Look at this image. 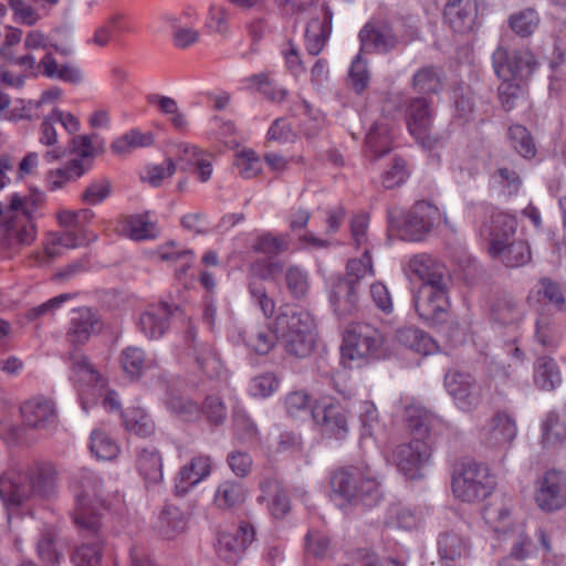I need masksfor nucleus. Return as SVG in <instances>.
Returning <instances> with one entry per match:
<instances>
[{
    "label": "nucleus",
    "instance_id": "dca6fc26",
    "mask_svg": "<svg viewBox=\"0 0 566 566\" xmlns=\"http://www.w3.org/2000/svg\"><path fill=\"white\" fill-rule=\"evenodd\" d=\"M444 386L462 411H472L482 401L483 388L469 374L448 370L444 375Z\"/></svg>",
    "mask_w": 566,
    "mask_h": 566
},
{
    "label": "nucleus",
    "instance_id": "20e7f679",
    "mask_svg": "<svg viewBox=\"0 0 566 566\" xmlns=\"http://www.w3.org/2000/svg\"><path fill=\"white\" fill-rule=\"evenodd\" d=\"M36 200L32 196L11 193L0 219V244L11 251L31 245L38 234L35 217Z\"/></svg>",
    "mask_w": 566,
    "mask_h": 566
},
{
    "label": "nucleus",
    "instance_id": "a878e982",
    "mask_svg": "<svg viewBox=\"0 0 566 566\" xmlns=\"http://www.w3.org/2000/svg\"><path fill=\"white\" fill-rule=\"evenodd\" d=\"M176 310L177 306L165 302L148 306L139 317V331L149 339L160 338L169 328V318Z\"/></svg>",
    "mask_w": 566,
    "mask_h": 566
},
{
    "label": "nucleus",
    "instance_id": "c03bdc74",
    "mask_svg": "<svg viewBox=\"0 0 566 566\" xmlns=\"http://www.w3.org/2000/svg\"><path fill=\"white\" fill-rule=\"evenodd\" d=\"M153 143L154 138L151 133H142L138 129H130L115 139L111 145V149L114 154L123 156L134 149L150 146Z\"/></svg>",
    "mask_w": 566,
    "mask_h": 566
},
{
    "label": "nucleus",
    "instance_id": "9b49d317",
    "mask_svg": "<svg viewBox=\"0 0 566 566\" xmlns=\"http://www.w3.org/2000/svg\"><path fill=\"white\" fill-rule=\"evenodd\" d=\"M518 428L515 418L506 411H496L480 429L481 444L496 453L506 454L512 448Z\"/></svg>",
    "mask_w": 566,
    "mask_h": 566
},
{
    "label": "nucleus",
    "instance_id": "3c124183",
    "mask_svg": "<svg viewBox=\"0 0 566 566\" xmlns=\"http://www.w3.org/2000/svg\"><path fill=\"white\" fill-rule=\"evenodd\" d=\"M285 284L292 297H305L310 291L308 272L298 265L289 266L285 271Z\"/></svg>",
    "mask_w": 566,
    "mask_h": 566
},
{
    "label": "nucleus",
    "instance_id": "13d9d810",
    "mask_svg": "<svg viewBox=\"0 0 566 566\" xmlns=\"http://www.w3.org/2000/svg\"><path fill=\"white\" fill-rule=\"evenodd\" d=\"M363 437L369 436L378 444L387 442L386 429L379 424L375 406L369 402L364 403V413L361 415Z\"/></svg>",
    "mask_w": 566,
    "mask_h": 566
},
{
    "label": "nucleus",
    "instance_id": "a19ab883",
    "mask_svg": "<svg viewBox=\"0 0 566 566\" xmlns=\"http://www.w3.org/2000/svg\"><path fill=\"white\" fill-rule=\"evenodd\" d=\"M187 521L181 510L174 505H166L161 511L157 528L161 535L172 538L186 530Z\"/></svg>",
    "mask_w": 566,
    "mask_h": 566
},
{
    "label": "nucleus",
    "instance_id": "774afa93",
    "mask_svg": "<svg viewBox=\"0 0 566 566\" xmlns=\"http://www.w3.org/2000/svg\"><path fill=\"white\" fill-rule=\"evenodd\" d=\"M249 292L253 303L261 310L265 317H271L275 311V302L271 298L262 282L253 280L249 283Z\"/></svg>",
    "mask_w": 566,
    "mask_h": 566
},
{
    "label": "nucleus",
    "instance_id": "2f4dec72",
    "mask_svg": "<svg viewBox=\"0 0 566 566\" xmlns=\"http://www.w3.org/2000/svg\"><path fill=\"white\" fill-rule=\"evenodd\" d=\"M566 442V419L548 411L541 422V443L544 449H557Z\"/></svg>",
    "mask_w": 566,
    "mask_h": 566
},
{
    "label": "nucleus",
    "instance_id": "bf43d9fd",
    "mask_svg": "<svg viewBox=\"0 0 566 566\" xmlns=\"http://www.w3.org/2000/svg\"><path fill=\"white\" fill-rule=\"evenodd\" d=\"M253 249L264 254L277 255L290 249V237L289 234L275 235L271 232H266L258 237Z\"/></svg>",
    "mask_w": 566,
    "mask_h": 566
},
{
    "label": "nucleus",
    "instance_id": "58836bf2",
    "mask_svg": "<svg viewBox=\"0 0 566 566\" xmlns=\"http://www.w3.org/2000/svg\"><path fill=\"white\" fill-rule=\"evenodd\" d=\"M122 232L127 238L142 241L156 237L155 223L148 212L127 216L122 221Z\"/></svg>",
    "mask_w": 566,
    "mask_h": 566
},
{
    "label": "nucleus",
    "instance_id": "69168bd1",
    "mask_svg": "<svg viewBox=\"0 0 566 566\" xmlns=\"http://www.w3.org/2000/svg\"><path fill=\"white\" fill-rule=\"evenodd\" d=\"M167 21L170 23L171 28L174 29L172 42L176 48L187 49L199 41L200 33L198 30L192 29V28L180 27L178 24V19L175 17H168Z\"/></svg>",
    "mask_w": 566,
    "mask_h": 566
},
{
    "label": "nucleus",
    "instance_id": "338daca9",
    "mask_svg": "<svg viewBox=\"0 0 566 566\" xmlns=\"http://www.w3.org/2000/svg\"><path fill=\"white\" fill-rule=\"evenodd\" d=\"M349 83L356 93H361L369 83V72L366 62L358 53L352 61L348 72Z\"/></svg>",
    "mask_w": 566,
    "mask_h": 566
},
{
    "label": "nucleus",
    "instance_id": "680f3d73",
    "mask_svg": "<svg viewBox=\"0 0 566 566\" xmlns=\"http://www.w3.org/2000/svg\"><path fill=\"white\" fill-rule=\"evenodd\" d=\"M166 407L185 421H193L201 413V409L195 401L176 394L167 398Z\"/></svg>",
    "mask_w": 566,
    "mask_h": 566
},
{
    "label": "nucleus",
    "instance_id": "cd10ccee",
    "mask_svg": "<svg viewBox=\"0 0 566 566\" xmlns=\"http://www.w3.org/2000/svg\"><path fill=\"white\" fill-rule=\"evenodd\" d=\"M333 12L329 8H324L323 19H311L305 31V48L308 54L318 55L332 32Z\"/></svg>",
    "mask_w": 566,
    "mask_h": 566
},
{
    "label": "nucleus",
    "instance_id": "c756f323",
    "mask_svg": "<svg viewBox=\"0 0 566 566\" xmlns=\"http://www.w3.org/2000/svg\"><path fill=\"white\" fill-rule=\"evenodd\" d=\"M562 371L551 356H538L533 364V384L541 391H554L562 385Z\"/></svg>",
    "mask_w": 566,
    "mask_h": 566
},
{
    "label": "nucleus",
    "instance_id": "a18cd8bd",
    "mask_svg": "<svg viewBox=\"0 0 566 566\" xmlns=\"http://www.w3.org/2000/svg\"><path fill=\"white\" fill-rule=\"evenodd\" d=\"M539 15L536 10L526 8L514 12L509 17L510 29L521 38L532 35L539 24Z\"/></svg>",
    "mask_w": 566,
    "mask_h": 566
},
{
    "label": "nucleus",
    "instance_id": "b1692460",
    "mask_svg": "<svg viewBox=\"0 0 566 566\" xmlns=\"http://www.w3.org/2000/svg\"><path fill=\"white\" fill-rule=\"evenodd\" d=\"M187 342L191 349V356L193 357L198 368L208 378L221 377L226 369L220 358L219 353L213 348L211 344L199 342L197 335L192 328L187 332Z\"/></svg>",
    "mask_w": 566,
    "mask_h": 566
},
{
    "label": "nucleus",
    "instance_id": "412c9836",
    "mask_svg": "<svg viewBox=\"0 0 566 566\" xmlns=\"http://www.w3.org/2000/svg\"><path fill=\"white\" fill-rule=\"evenodd\" d=\"M313 419L322 433L331 439L345 440L349 433L347 412L339 403H325L313 410Z\"/></svg>",
    "mask_w": 566,
    "mask_h": 566
},
{
    "label": "nucleus",
    "instance_id": "8fccbe9b",
    "mask_svg": "<svg viewBox=\"0 0 566 566\" xmlns=\"http://www.w3.org/2000/svg\"><path fill=\"white\" fill-rule=\"evenodd\" d=\"M366 274L374 275L371 255L368 249H365L360 258L349 259L346 264L345 274H340L345 281H350L354 285L359 286L360 281Z\"/></svg>",
    "mask_w": 566,
    "mask_h": 566
},
{
    "label": "nucleus",
    "instance_id": "7ed1b4c3",
    "mask_svg": "<svg viewBox=\"0 0 566 566\" xmlns=\"http://www.w3.org/2000/svg\"><path fill=\"white\" fill-rule=\"evenodd\" d=\"M270 328L289 356L302 359L314 350L316 328L308 312L290 305L281 306Z\"/></svg>",
    "mask_w": 566,
    "mask_h": 566
},
{
    "label": "nucleus",
    "instance_id": "423d86ee",
    "mask_svg": "<svg viewBox=\"0 0 566 566\" xmlns=\"http://www.w3.org/2000/svg\"><path fill=\"white\" fill-rule=\"evenodd\" d=\"M329 497L340 507L363 502L373 505L380 499L379 483L368 469L343 467L328 478Z\"/></svg>",
    "mask_w": 566,
    "mask_h": 566
},
{
    "label": "nucleus",
    "instance_id": "c85d7f7f",
    "mask_svg": "<svg viewBox=\"0 0 566 566\" xmlns=\"http://www.w3.org/2000/svg\"><path fill=\"white\" fill-rule=\"evenodd\" d=\"M396 344L422 356L433 355L439 350L437 342L429 334L415 327L397 329Z\"/></svg>",
    "mask_w": 566,
    "mask_h": 566
},
{
    "label": "nucleus",
    "instance_id": "2eb2a0df",
    "mask_svg": "<svg viewBox=\"0 0 566 566\" xmlns=\"http://www.w3.org/2000/svg\"><path fill=\"white\" fill-rule=\"evenodd\" d=\"M534 502L544 512H555L566 505V474L548 470L534 484Z\"/></svg>",
    "mask_w": 566,
    "mask_h": 566
},
{
    "label": "nucleus",
    "instance_id": "0eeeda50",
    "mask_svg": "<svg viewBox=\"0 0 566 566\" xmlns=\"http://www.w3.org/2000/svg\"><path fill=\"white\" fill-rule=\"evenodd\" d=\"M495 488L496 478L489 467L473 460L462 462L452 476L453 493L463 502L481 501L491 495Z\"/></svg>",
    "mask_w": 566,
    "mask_h": 566
},
{
    "label": "nucleus",
    "instance_id": "9d476101",
    "mask_svg": "<svg viewBox=\"0 0 566 566\" xmlns=\"http://www.w3.org/2000/svg\"><path fill=\"white\" fill-rule=\"evenodd\" d=\"M384 340L382 333L368 324L352 326L344 334L342 359L344 363H353L375 356Z\"/></svg>",
    "mask_w": 566,
    "mask_h": 566
},
{
    "label": "nucleus",
    "instance_id": "aec40b11",
    "mask_svg": "<svg viewBox=\"0 0 566 566\" xmlns=\"http://www.w3.org/2000/svg\"><path fill=\"white\" fill-rule=\"evenodd\" d=\"M212 459L207 454H198L178 470L174 481V492L177 496H185L200 482L210 476Z\"/></svg>",
    "mask_w": 566,
    "mask_h": 566
},
{
    "label": "nucleus",
    "instance_id": "39448f33",
    "mask_svg": "<svg viewBox=\"0 0 566 566\" xmlns=\"http://www.w3.org/2000/svg\"><path fill=\"white\" fill-rule=\"evenodd\" d=\"M405 413L408 427L416 437L409 443L397 447L394 460L398 471L407 479H421L422 469L431 458V449L423 440L429 432L430 417L424 409L416 406L407 407Z\"/></svg>",
    "mask_w": 566,
    "mask_h": 566
},
{
    "label": "nucleus",
    "instance_id": "09e8293b",
    "mask_svg": "<svg viewBox=\"0 0 566 566\" xmlns=\"http://www.w3.org/2000/svg\"><path fill=\"white\" fill-rule=\"evenodd\" d=\"M125 428L140 437H148L155 430V424L149 415L140 409L133 408L122 415Z\"/></svg>",
    "mask_w": 566,
    "mask_h": 566
},
{
    "label": "nucleus",
    "instance_id": "de8ad7c7",
    "mask_svg": "<svg viewBox=\"0 0 566 566\" xmlns=\"http://www.w3.org/2000/svg\"><path fill=\"white\" fill-rule=\"evenodd\" d=\"M70 358L72 361V371L80 378V380L99 388L105 387V378L94 368L86 356L81 353H73Z\"/></svg>",
    "mask_w": 566,
    "mask_h": 566
},
{
    "label": "nucleus",
    "instance_id": "79ce46f5",
    "mask_svg": "<svg viewBox=\"0 0 566 566\" xmlns=\"http://www.w3.org/2000/svg\"><path fill=\"white\" fill-rule=\"evenodd\" d=\"M86 168L81 159H73L67 165L51 170L46 176V187L50 191L63 188L69 181L76 180L84 175Z\"/></svg>",
    "mask_w": 566,
    "mask_h": 566
},
{
    "label": "nucleus",
    "instance_id": "a211bd4d",
    "mask_svg": "<svg viewBox=\"0 0 566 566\" xmlns=\"http://www.w3.org/2000/svg\"><path fill=\"white\" fill-rule=\"evenodd\" d=\"M27 427L35 430H51L57 426L55 402L44 396L33 397L20 407Z\"/></svg>",
    "mask_w": 566,
    "mask_h": 566
},
{
    "label": "nucleus",
    "instance_id": "1a4fd4ad",
    "mask_svg": "<svg viewBox=\"0 0 566 566\" xmlns=\"http://www.w3.org/2000/svg\"><path fill=\"white\" fill-rule=\"evenodd\" d=\"M10 62L20 66L28 76L38 78H56L65 83L80 84L83 81L82 71L70 63L60 65L52 52H46L38 62L31 53L12 56Z\"/></svg>",
    "mask_w": 566,
    "mask_h": 566
},
{
    "label": "nucleus",
    "instance_id": "ea45409f",
    "mask_svg": "<svg viewBox=\"0 0 566 566\" xmlns=\"http://www.w3.org/2000/svg\"><path fill=\"white\" fill-rule=\"evenodd\" d=\"M245 500V490L241 482L226 480L216 490L213 502L222 510H230L241 505Z\"/></svg>",
    "mask_w": 566,
    "mask_h": 566
},
{
    "label": "nucleus",
    "instance_id": "4c0bfd02",
    "mask_svg": "<svg viewBox=\"0 0 566 566\" xmlns=\"http://www.w3.org/2000/svg\"><path fill=\"white\" fill-rule=\"evenodd\" d=\"M137 469L148 484H157L163 481V458L154 447L138 450Z\"/></svg>",
    "mask_w": 566,
    "mask_h": 566
},
{
    "label": "nucleus",
    "instance_id": "0e129e2a",
    "mask_svg": "<svg viewBox=\"0 0 566 566\" xmlns=\"http://www.w3.org/2000/svg\"><path fill=\"white\" fill-rule=\"evenodd\" d=\"M280 386L273 373H263L253 377L249 384V392L254 398L264 399L272 396Z\"/></svg>",
    "mask_w": 566,
    "mask_h": 566
},
{
    "label": "nucleus",
    "instance_id": "f3484780",
    "mask_svg": "<svg viewBox=\"0 0 566 566\" xmlns=\"http://www.w3.org/2000/svg\"><path fill=\"white\" fill-rule=\"evenodd\" d=\"M327 292L333 312L339 318L352 316L358 311V286L345 281L340 274L328 279Z\"/></svg>",
    "mask_w": 566,
    "mask_h": 566
},
{
    "label": "nucleus",
    "instance_id": "052dcab7",
    "mask_svg": "<svg viewBox=\"0 0 566 566\" xmlns=\"http://www.w3.org/2000/svg\"><path fill=\"white\" fill-rule=\"evenodd\" d=\"M509 137L512 147L524 158H533L536 147L531 134L522 125H512L509 128Z\"/></svg>",
    "mask_w": 566,
    "mask_h": 566
},
{
    "label": "nucleus",
    "instance_id": "6e6552de",
    "mask_svg": "<svg viewBox=\"0 0 566 566\" xmlns=\"http://www.w3.org/2000/svg\"><path fill=\"white\" fill-rule=\"evenodd\" d=\"M80 490L76 493L74 523L78 528L96 533L101 527L98 506L101 503V479L91 470L82 469L77 476Z\"/></svg>",
    "mask_w": 566,
    "mask_h": 566
},
{
    "label": "nucleus",
    "instance_id": "37998d69",
    "mask_svg": "<svg viewBox=\"0 0 566 566\" xmlns=\"http://www.w3.org/2000/svg\"><path fill=\"white\" fill-rule=\"evenodd\" d=\"M82 531L87 532L95 539L92 543H84L76 548L72 555L74 566H101L102 562V542L99 539V528L96 533L90 532L85 528Z\"/></svg>",
    "mask_w": 566,
    "mask_h": 566
},
{
    "label": "nucleus",
    "instance_id": "393cba45",
    "mask_svg": "<svg viewBox=\"0 0 566 566\" xmlns=\"http://www.w3.org/2000/svg\"><path fill=\"white\" fill-rule=\"evenodd\" d=\"M513 501L506 495L495 496L483 509L485 523L499 535L504 536L514 532L516 525L512 517Z\"/></svg>",
    "mask_w": 566,
    "mask_h": 566
},
{
    "label": "nucleus",
    "instance_id": "f257e3e1",
    "mask_svg": "<svg viewBox=\"0 0 566 566\" xmlns=\"http://www.w3.org/2000/svg\"><path fill=\"white\" fill-rule=\"evenodd\" d=\"M468 212L474 219L479 237L489 243L488 251L492 258L501 256L509 268L524 265L531 260L527 242L510 243L517 228L515 216L488 202L471 203Z\"/></svg>",
    "mask_w": 566,
    "mask_h": 566
},
{
    "label": "nucleus",
    "instance_id": "5701e85b",
    "mask_svg": "<svg viewBox=\"0 0 566 566\" xmlns=\"http://www.w3.org/2000/svg\"><path fill=\"white\" fill-rule=\"evenodd\" d=\"M254 528L242 523L234 532H223L218 538V555L229 564H237L248 545L254 541Z\"/></svg>",
    "mask_w": 566,
    "mask_h": 566
},
{
    "label": "nucleus",
    "instance_id": "4468645a",
    "mask_svg": "<svg viewBox=\"0 0 566 566\" xmlns=\"http://www.w3.org/2000/svg\"><path fill=\"white\" fill-rule=\"evenodd\" d=\"M407 128L422 148L432 150L440 143V137L431 134L433 111L427 98H412L407 107Z\"/></svg>",
    "mask_w": 566,
    "mask_h": 566
},
{
    "label": "nucleus",
    "instance_id": "473e14b6",
    "mask_svg": "<svg viewBox=\"0 0 566 566\" xmlns=\"http://www.w3.org/2000/svg\"><path fill=\"white\" fill-rule=\"evenodd\" d=\"M239 337L247 348L258 355L269 354L277 342L270 324L266 327H247L239 332Z\"/></svg>",
    "mask_w": 566,
    "mask_h": 566
},
{
    "label": "nucleus",
    "instance_id": "4d7b16f0",
    "mask_svg": "<svg viewBox=\"0 0 566 566\" xmlns=\"http://www.w3.org/2000/svg\"><path fill=\"white\" fill-rule=\"evenodd\" d=\"M125 15L123 13L112 14L107 21L99 25L93 36V43L98 46H106L116 33L128 31L124 23Z\"/></svg>",
    "mask_w": 566,
    "mask_h": 566
},
{
    "label": "nucleus",
    "instance_id": "f704fd0d",
    "mask_svg": "<svg viewBox=\"0 0 566 566\" xmlns=\"http://www.w3.org/2000/svg\"><path fill=\"white\" fill-rule=\"evenodd\" d=\"M94 217L95 213L87 208L77 211L62 210L57 213V221L62 228L72 229L87 242H93L97 239V235L90 230L88 224Z\"/></svg>",
    "mask_w": 566,
    "mask_h": 566
},
{
    "label": "nucleus",
    "instance_id": "e2e57ef3",
    "mask_svg": "<svg viewBox=\"0 0 566 566\" xmlns=\"http://www.w3.org/2000/svg\"><path fill=\"white\" fill-rule=\"evenodd\" d=\"M84 238L76 233L72 229H64L61 232L53 233L51 237L50 244L46 245L45 251L49 256L57 255L56 247L66 249H75L85 244H88Z\"/></svg>",
    "mask_w": 566,
    "mask_h": 566
},
{
    "label": "nucleus",
    "instance_id": "72a5a7b5",
    "mask_svg": "<svg viewBox=\"0 0 566 566\" xmlns=\"http://www.w3.org/2000/svg\"><path fill=\"white\" fill-rule=\"evenodd\" d=\"M389 29L386 23L370 21L359 32L360 51L386 53L389 48Z\"/></svg>",
    "mask_w": 566,
    "mask_h": 566
},
{
    "label": "nucleus",
    "instance_id": "f03ea898",
    "mask_svg": "<svg viewBox=\"0 0 566 566\" xmlns=\"http://www.w3.org/2000/svg\"><path fill=\"white\" fill-rule=\"evenodd\" d=\"M54 492L55 470L50 464L18 465L0 476V499L6 505L18 506L31 496L46 499Z\"/></svg>",
    "mask_w": 566,
    "mask_h": 566
},
{
    "label": "nucleus",
    "instance_id": "603ef678",
    "mask_svg": "<svg viewBox=\"0 0 566 566\" xmlns=\"http://www.w3.org/2000/svg\"><path fill=\"white\" fill-rule=\"evenodd\" d=\"M454 118L462 125L469 123H482L484 118L478 115L474 104V94L470 90L457 95L454 105Z\"/></svg>",
    "mask_w": 566,
    "mask_h": 566
},
{
    "label": "nucleus",
    "instance_id": "e433bc0d",
    "mask_svg": "<svg viewBox=\"0 0 566 566\" xmlns=\"http://www.w3.org/2000/svg\"><path fill=\"white\" fill-rule=\"evenodd\" d=\"M563 335L562 324L555 317L541 313L535 327L536 342L548 350H555L559 346Z\"/></svg>",
    "mask_w": 566,
    "mask_h": 566
},
{
    "label": "nucleus",
    "instance_id": "49530a36",
    "mask_svg": "<svg viewBox=\"0 0 566 566\" xmlns=\"http://www.w3.org/2000/svg\"><path fill=\"white\" fill-rule=\"evenodd\" d=\"M119 363L123 370L130 378H138L149 366L145 352L140 347L128 346L124 348L119 356Z\"/></svg>",
    "mask_w": 566,
    "mask_h": 566
},
{
    "label": "nucleus",
    "instance_id": "4be33fe9",
    "mask_svg": "<svg viewBox=\"0 0 566 566\" xmlns=\"http://www.w3.org/2000/svg\"><path fill=\"white\" fill-rule=\"evenodd\" d=\"M102 328L103 323L96 311L91 307H80L73 311L65 337L71 345H84Z\"/></svg>",
    "mask_w": 566,
    "mask_h": 566
},
{
    "label": "nucleus",
    "instance_id": "6e6d98bb",
    "mask_svg": "<svg viewBox=\"0 0 566 566\" xmlns=\"http://www.w3.org/2000/svg\"><path fill=\"white\" fill-rule=\"evenodd\" d=\"M413 88L423 94H438L442 90V78L437 69L426 66L413 75Z\"/></svg>",
    "mask_w": 566,
    "mask_h": 566
},
{
    "label": "nucleus",
    "instance_id": "c9c22d12",
    "mask_svg": "<svg viewBox=\"0 0 566 566\" xmlns=\"http://www.w3.org/2000/svg\"><path fill=\"white\" fill-rule=\"evenodd\" d=\"M409 270L422 284L444 283V268L431 255L422 253L415 255L409 261Z\"/></svg>",
    "mask_w": 566,
    "mask_h": 566
},
{
    "label": "nucleus",
    "instance_id": "6ab92c4d",
    "mask_svg": "<svg viewBox=\"0 0 566 566\" xmlns=\"http://www.w3.org/2000/svg\"><path fill=\"white\" fill-rule=\"evenodd\" d=\"M413 303L422 319L437 321L449 307L446 283L421 284L413 297Z\"/></svg>",
    "mask_w": 566,
    "mask_h": 566
},
{
    "label": "nucleus",
    "instance_id": "7c9ffc66",
    "mask_svg": "<svg viewBox=\"0 0 566 566\" xmlns=\"http://www.w3.org/2000/svg\"><path fill=\"white\" fill-rule=\"evenodd\" d=\"M438 552L446 566H458L470 555L468 543L455 533H446L439 537Z\"/></svg>",
    "mask_w": 566,
    "mask_h": 566
},
{
    "label": "nucleus",
    "instance_id": "5fc2aeb1",
    "mask_svg": "<svg viewBox=\"0 0 566 566\" xmlns=\"http://www.w3.org/2000/svg\"><path fill=\"white\" fill-rule=\"evenodd\" d=\"M90 450L97 459L107 461L115 459L119 452L116 442L101 430L91 433Z\"/></svg>",
    "mask_w": 566,
    "mask_h": 566
},
{
    "label": "nucleus",
    "instance_id": "864d4df0",
    "mask_svg": "<svg viewBox=\"0 0 566 566\" xmlns=\"http://www.w3.org/2000/svg\"><path fill=\"white\" fill-rule=\"evenodd\" d=\"M247 87H255L264 97L273 102H282L287 96L284 87H277L266 74L260 73L244 78Z\"/></svg>",
    "mask_w": 566,
    "mask_h": 566
},
{
    "label": "nucleus",
    "instance_id": "bb28decb",
    "mask_svg": "<svg viewBox=\"0 0 566 566\" xmlns=\"http://www.w3.org/2000/svg\"><path fill=\"white\" fill-rule=\"evenodd\" d=\"M443 17L454 32H470L478 18V3L475 0L449 1L444 7Z\"/></svg>",
    "mask_w": 566,
    "mask_h": 566
},
{
    "label": "nucleus",
    "instance_id": "f8f14e48",
    "mask_svg": "<svg viewBox=\"0 0 566 566\" xmlns=\"http://www.w3.org/2000/svg\"><path fill=\"white\" fill-rule=\"evenodd\" d=\"M492 65L499 78L523 81L533 74L536 60L527 49L510 53L503 46H499L492 54Z\"/></svg>",
    "mask_w": 566,
    "mask_h": 566
},
{
    "label": "nucleus",
    "instance_id": "ddd939ff",
    "mask_svg": "<svg viewBox=\"0 0 566 566\" xmlns=\"http://www.w3.org/2000/svg\"><path fill=\"white\" fill-rule=\"evenodd\" d=\"M431 213L436 208L427 201H418L401 220L391 212V238L395 234L405 241L422 240L432 227Z\"/></svg>",
    "mask_w": 566,
    "mask_h": 566
}]
</instances>
